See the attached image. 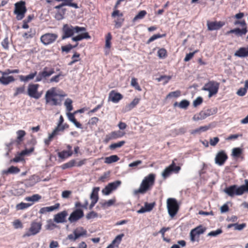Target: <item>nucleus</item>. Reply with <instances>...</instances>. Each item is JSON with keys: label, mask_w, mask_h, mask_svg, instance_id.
Returning <instances> with one entry per match:
<instances>
[{"label": "nucleus", "mask_w": 248, "mask_h": 248, "mask_svg": "<svg viewBox=\"0 0 248 248\" xmlns=\"http://www.w3.org/2000/svg\"><path fill=\"white\" fill-rule=\"evenodd\" d=\"M155 175L154 173H150L145 176L142 180L140 187L134 190L135 194H144L150 191L155 185Z\"/></svg>", "instance_id": "f257e3e1"}, {"label": "nucleus", "mask_w": 248, "mask_h": 248, "mask_svg": "<svg viewBox=\"0 0 248 248\" xmlns=\"http://www.w3.org/2000/svg\"><path fill=\"white\" fill-rule=\"evenodd\" d=\"M86 31V28L78 26H73L71 24H64L62 28V39L65 40L74 35L75 33Z\"/></svg>", "instance_id": "f03ea898"}, {"label": "nucleus", "mask_w": 248, "mask_h": 248, "mask_svg": "<svg viewBox=\"0 0 248 248\" xmlns=\"http://www.w3.org/2000/svg\"><path fill=\"white\" fill-rule=\"evenodd\" d=\"M58 96H60L56 91V88H51L47 90L45 94V99L46 104L51 106H57L61 104V98H58Z\"/></svg>", "instance_id": "7ed1b4c3"}, {"label": "nucleus", "mask_w": 248, "mask_h": 248, "mask_svg": "<svg viewBox=\"0 0 248 248\" xmlns=\"http://www.w3.org/2000/svg\"><path fill=\"white\" fill-rule=\"evenodd\" d=\"M167 207L169 215L173 217L177 214L180 206L176 199L169 198L167 200Z\"/></svg>", "instance_id": "20e7f679"}, {"label": "nucleus", "mask_w": 248, "mask_h": 248, "mask_svg": "<svg viewBox=\"0 0 248 248\" xmlns=\"http://www.w3.org/2000/svg\"><path fill=\"white\" fill-rule=\"evenodd\" d=\"M15 5L14 14L16 15V18L18 20H20L24 17L25 14L27 12L25 2L23 1H20L16 2Z\"/></svg>", "instance_id": "39448f33"}, {"label": "nucleus", "mask_w": 248, "mask_h": 248, "mask_svg": "<svg viewBox=\"0 0 248 248\" xmlns=\"http://www.w3.org/2000/svg\"><path fill=\"white\" fill-rule=\"evenodd\" d=\"M38 84L30 83L27 88V94L31 98L35 99H39L42 95V92H39V87Z\"/></svg>", "instance_id": "423d86ee"}, {"label": "nucleus", "mask_w": 248, "mask_h": 248, "mask_svg": "<svg viewBox=\"0 0 248 248\" xmlns=\"http://www.w3.org/2000/svg\"><path fill=\"white\" fill-rule=\"evenodd\" d=\"M42 224L40 222L33 221L31 224L30 227L27 230L23 235L24 237H29L39 233L41 230Z\"/></svg>", "instance_id": "0eeeda50"}, {"label": "nucleus", "mask_w": 248, "mask_h": 248, "mask_svg": "<svg viewBox=\"0 0 248 248\" xmlns=\"http://www.w3.org/2000/svg\"><path fill=\"white\" fill-rule=\"evenodd\" d=\"M87 234V231L83 227H77L73 231L72 234L67 236V239L71 241L75 242L80 237L86 236Z\"/></svg>", "instance_id": "6e6552de"}, {"label": "nucleus", "mask_w": 248, "mask_h": 248, "mask_svg": "<svg viewBox=\"0 0 248 248\" xmlns=\"http://www.w3.org/2000/svg\"><path fill=\"white\" fill-rule=\"evenodd\" d=\"M219 83L214 81H210L205 84L202 90L208 91V96L211 97L217 93Z\"/></svg>", "instance_id": "1a4fd4ad"}, {"label": "nucleus", "mask_w": 248, "mask_h": 248, "mask_svg": "<svg viewBox=\"0 0 248 248\" xmlns=\"http://www.w3.org/2000/svg\"><path fill=\"white\" fill-rule=\"evenodd\" d=\"M176 159H174L171 164L167 167L162 172V175L164 178L168 177L172 172L177 173L181 170L180 166H176L175 161Z\"/></svg>", "instance_id": "9d476101"}, {"label": "nucleus", "mask_w": 248, "mask_h": 248, "mask_svg": "<svg viewBox=\"0 0 248 248\" xmlns=\"http://www.w3.org/2000/svg\"><path fill=\"white\" fill-rule=\"evenodd\" d=\"M58 35L56 33H46L41 36V42L47 46L54 43L57 39Z\"/></svg>", "instance_id": "9b49d317"}, {"label": "nucleus", "mask_w": 248, "mask_h": 248, "mask_svg": "<svg viewBox=\"0 0 248 248\" xmlns=\"http://www.w3.org/2000/svg\"><path fill=\"white\" fill-rule=\"evenodd\" d=\"M54 72H55L54 68H49L47 67H45L44 68L43 70L42 71L40 72L37 75L35 78V81H41L43 79H45L46 78L51 76L52 74L54 73Z\"/></svg>", "instance_id": "f8f14e48"}, {"label": "nucleus", "mask_w": 248, "mask_h": 248, "mask_svg": "<svg viewBox=\"0 0 248 248\" xmlns=\"http://www.w3.org/2000/svg\"><path fill=\"white\" fill-rule=\"evenodd\" d=\"M84 216V212L81 209H77L75 210L70 215L68 220L71 222H75Z\"/></svg>", "instance_id": "ddd939ff"}, {"label": "nucleus", "mask_w": 248, "mask_h": 248, "mask_svg": "<svg viewBox=\"0 0 248 248\" xmlns=\"http://www.w3.org/2000/svg\"><path fill=\"white\" fill-rule=\"evenodd\" d=\"M205 230V228L203 227L202 225H199L192 229L190 233V240L193 242H195L196 241V236L203 233Z\"/></svg>", "instance_id": "4468645a"}, {"label": "nucleus", "mask_w": 248, "mask_h": 248, "mask_svg": "<svg viewBox=\"0 0 248 248\" xmlns=\"http://www.w3.org/2000/svg\"><path fill=\"white\" fill-rule=\"evenodd\" d=\"M99 190V188L98 187H94L93 189L92 193L90 195V199L91 200V203L89 206V209L90 210H92L94 206L96 203L98 201V191Z\"/></svg>", "instance_id": "2eb2a0df"}, {"label": "nucleus", "mask_w": 248, "mask_h": 248, "mask_svg": "<svg viewBox=\"0 0 248 248\" xmlns=\"http://www.w3.org/2000/svg\"><path fill=\"white\" fill-rule=\"evenodd\" d=\"M228 157L225 152L221 150L217 153L215 157V162L219 166L223 165Z\"/></svg>", "instance_id": "dca6fc26"}, {"label": "nucleus", "mask_w": 248, "mask_h": 248, "mask_svg": "<svg viewBox=\"0 0 248 248\" xmlns=\"http://www.w3.org/2000/svg\"><path fill=\"white\" fill-rule=\"evenodd\" d=\"M225 25L222 21H207V26L209 31L217 30Z\"/></svg>", "instance_id": "f3484780"}, {"label": "nucleus", "mask_w": 248, "mask_h": 248, "mask_svg": "<svg viewBox=\"0 0 248 248\" xmlns=\"http://www.w3.org/2000/svg\"><path fill=\"white\" fill-rule=\"evenodd\" d=\"M239 187H237L236 185L226 187L224 189V192L229 196L233 197L234 195H241L243 194H239L238 192Z\"/></svg>", "instance_id": "a211bd4d"}, {"label": "nucleus", "mask_w": 248, "mask_h": 248, "mask_svg": "<svg viewBox=\"0 0 248 248\" xmlns=\"http://www.w3.org/2000/svg\"><path fill=\"white\" fill-rule=\"evenodd\" d=\"M123 98V96L120 93L116 92L114 90L110 91L109 93L108 99L112 102L118 103Z\"/></svg>", "instance_id": "6ab92c4d"}, {"label": "nucleus", "mask_w": 248, "mask_h": 248, "mask_svg": "<svg viewBox=\"0 0 248 248\" xmlns=\"http://www.w3.org/2000/svg\"><path fill=\"white\" fill-rule=\"evenodd\" d=\"M68 215L66 210L60 212L54 216V220L56 223H63L66 221L65 218Z\"/></svg>", "instance_id": "aec40b11"}, {"label": "nucleus", "mask_w": 248, "mask_h": 248, "mask_svg": "<svg viewBox=\"0 0 248 248\" xmlns=\"http://www.w3.org/2000/svg\"><path fill=\"white\" fill-rule=\"evenodd\" d=\"M124 135V133H122V132L120 131H113L111 132L109 134L107 135L106 136V138L104 140V142L106 143L108 142L110 140L113 139H116L117 138L122 137Z\"/></svg>", "instance_id": "412c9836"}, {"label": "nucleus", "mask_w": 248, "mask_h": 248, "mask_svg": "<svg viewBox=\"0 0 248 248\" xmlns=\"http://www.w3.org/2000/svg\"><path fill=\"white\" fill-rule=\"evenodd\" d=\"M140 99L135 98L129 104L126 105L124 108V112H128L134 108L140 102Z\"/></svg>", "instance_id": "4be33fe9"}, {"label": "nucleus", "mask_w": 248, "mask_h": 248, "mask_svg": "<svg viewBox=\"0 0 248 248\" xmlns=\"http://www.w3.org/2000/svg\"><path fill=\"white\" fill-rule=\"evenodd\" d=\"M248 31L247 29L245 28H242L241 29L239 28H235L234 29L231 30L230 31H227L226 32V34H229L230 33H235V35L239 36H242L244 35H245Z\"/></svg>", "instance_id": "5701e85b"}, {"label": "nucleus", "mask_w": 248, "mask_h": 248, "mask_svg": "<svg viewBox=\"0 0 248 248\" xmlns=\"http://www.w3.org/2000/svg\"><path fill=\"white\" fill-rule=\"evenodd\" d=\"M234 55L239 57H245L248 56V46L242 47L239 48L234 53Z\"/></svg>", "instance_id": "b1692460"}, {"label": "nucleus", "mask_w": 248, "mask_h": 248, "mask_svg": "<svg viewBox=\"0 0 248 248\" xmlns=\"http://www.w3.org/2000/svg\"><path fill=\"white\" fill-rule=\"evenodd\" d=\"M15 80V79L12 76L6 77L2 75V77H0V83L4 85H7Z\"/></svg>", "instance_id": "393cba45"}, {"label": "nucleus", "mask_w": 248, "mask_h": 248, "mask_svg": "<svg viewBox=\"0 0 248 248\" xmlns=\"http://www.w3.org/2000/svg\"><path fill=\"white\" fill-rule=\"evenodd\" d=\"M75 113L68 112L67 113V116L68 119L72 122L75 126L78 128H82V124L78 122L75 117Z\"/></svg>", "instance_id": "a878e982"}, {"label": "nucleus", "mask_w": 248, "mask_h": 248, "mask_svg": "<svg viewBox=\"0 0 248 248\" xmlns=\"http://www.w3.org/2000/svg\"><path fill=\"white\" fill-rule=\"evenodd\" d=\"M91 36L89 34L88 32H85L82 33L80 34H78L76 36L73 37L72 38V40L73 41L78 42L79 41H81L84 39H90Z\"/></svg>", "instance_id": "bb28decb"}, {"label": "nucleus", "mask_w": 248, "mask_h": 248, "mask_svg": "<svg viewBox=\"0 0 248 248\" xmlns=\"http://www.w3.org/2000/svg\"><path fill=\"white\" fill-rule=\"evenodd\" d=\"M20 171V170L18 167L12 166L7 170H3L2 171V174L5 175L9 174H16L19 172Z\"/></svg>", "instance_id": "cd10ccee"}, {"label": "nucleus", "mask_w": 248, "mask_h": 248, "mask_svg": "<svg viewBox=\"0 0 248 248\" xmlns=\"http://www.w3.org/2000/svg\"><path fill=\"white\" fill-rule=\"evenodd\" d=\"M37 75V71L31 73L27 76L20 75L19 78L21 81L27 82L33 79Z\"/></svg>", "instance_id": "c85d7f7f"}, {"label": "nucleus", "mask_w": 248, "mask_h": 248, "mask_svg": "<svg viewBox=\"0 0 248 248\" xmlns=\"http://www.w3.org/2000/svg\"><path fill=\"white\" fill-rule=\"evenodd\" d=\"M207 116L206 115V113L204 111V110L203 109L202 111H201L199 113L195 114L194 116L193 117V120L194 121H199V120H202L207 118Z\"/></svg>", "instance_id": "c756f323"}, {"label": "nucleus", "mask_w": 248, "mask_h": 248, "mask_svg": "<svg viewBox=\"0 0 248 248\" xmlns=\"http://www.w3.org/2000/svg\"><path fill=\"white\" fill-rule=\"evenodd\" d=\"M26 132L23 130H19L16 132L17 138L16 142L20 144L23 140V138L26 135Z\"/></svg>", "instance_id": "7c9ffc66"}, {"label": "nucleus", "mask_w": 248, "mask_h": 248, "mask_svg": "<svg viewBox=\"0 0 248 248\" xmlns=\"http://www.w3.org/2000/svg\"><path fill=\"white\" fill-rule=\"evenodd\" d=\"M119 157L117 155H112L105 158L104 162L106 164H111L116 162L119 160Z\"/></svg>", "instance_id": "2f4dec72"}, {"label": "nucleus", "mask_w": 248, "mask_h": 248, "mask_svg": "<svg viewBox=\"0 0 248 248\" xmlns=\"http://www.w3.org/2000/svg\"><path fill=\"white\" fill-rule=\"evenodd\" d=\"M69 125L67 123L62 124L59 127L58 125L56 126V127L53 131L57 135L59 134V132L60 131H63L65 129L68 128Z\"/></svg>", "instance_id": "473e14b6"}, {"label": "nucleus", "mask_w": 248, "mask_h": 248, "mask_svg": "<svg viewBox=\"0 0 248 248\" xmlns=\"http://www.w3.org/2000/svg\"><path fill=\"white\" fill-rule=\"evenodd\" d=\"M31 147L29 149L26 148L25 150L22 151L21 155H24L25 156L26 155H29L30 154L32 153L34 151V146L35 144V141L34 140L31 141Z\"/></svg>", "instance_id": "72a5a7b5"}, {"label": "nucleus", "mask_w": 248, "mask_h": 248, "mask_svg": "<svg viewBox=\"0 0 248 248\" xmlns=\"http://www.w3.org/2000/svg\"><path fill=\"white\" fill-rule=\"evenodd\" d=\"M31 147L29 149L26 148L25 150L22 151L21 155H24L25 156L26 155H29L30 154L32 153L34 151V146L35 144V141L34 140L31 141Z\"/></svg>", "instance_id": "f704fd0d"}, {"label": "nucleus", "mask_w": 248, "mask_h": 248, "mask_svg": "<svg viewBox=\"0 0 248 248\" xmlns=\"http://www.w3.org/2000/svg\"><path fill=\"white\" fill-rule=\"evenodd\" d=\"M42 198L41 196L38 194H34L30 197H27L25 200L28 202H36L39 201Z\"/></svg>", "instance_id": "c9c22d12"}, {"label": "nucleus", "mask_w": 248, "mask_h": 248, "mask_svg": "<svg viewBox=\"0 0 248 248\" xmlns=\"http://www.w3.org/2000/svg\"><path fill=\"white\" fill-rule=\"evenodd\" d=\"M73 154L72 151H62L58 153V156L61 158H65L71 156Z\"/></svg>", "instance_id": "e433bc0d"}, {"label": "nucleus", "mask_w": 248, "mask_h": 248, "mask_svg": "<svg viewBox=\"0 0 248 248\" xmlns=\"http://www.w3.org/2000/svg\"><path fill=\"white\" fill-rule=\"evenodd\" d=\"M71 59L72 61L70 62H69V65H72L73 64L75 63L78 62H79L80 60V54L77 52H75L73 55L72 56Z\"/></svg>", "instance_id": "4c0bfd02"}, {"label": "nucleus", "mask_w": 248, "mask_h": 248, "mask_svg": "<svg viewBox=\"0 0 248 248\" xmlns=\"http://www.w3.org/2000/svg\"><path fill=\"white\" fill-rule=\"evenodd\" d=\"M203 110H204L207 117L216 114L217 112V108H204Z\"/></svg>", "instance_id": "58836bf2"}, {"label": "nucleus", "mask_w": 248, "mask_h": 248, "mask_svg": "<svg viewBox=\"0 0 248 248\" xmlns=\"http://www.w3.org/2000/svg\"><path fill=\"white\" fill-rule=\"evenodd\" d=\"M157 56L160 59H165L168 56L167 51L164 48H159L157 51Z\"/></svg>", "instance_id": "ea45409f"}, {"label": "nucleus", "mask_w": 248, "mask_h": 248, "mask_svg": "<svg viewBox=\"0 0 248 248\" xmlns=\"http://www.w3.org/2000/svg\"><path fill=\"white\" fill-rule=\"evenodd\" d=\"M32 204V203H24V202H21V203H18L16 205V210H24V209L28 208L29 207L31 206Z\"/></svg>", "instance_id": "a19ab883"}, {"label": "nucleus", "mask_w": 248, "mask_h": 248, "mask_svg": "<svg viewBox=\"0 0 248 248\" xmlns=\"http://www.w3.org/2000/svg\"><path fill=\"white\" fill-rule=\"evenodd\" d=\"M35 35V31L32 29H31L30 30V31H28V32H24L23 34H22V37L25 38V39H29V38H33Z\"/></svg>", "instance_id": "79ce46f5"}, {"label": "nucleus", "mask_w": 248, "mask_h": 248, "mask_svg": "<svg viewBox=\"0 0 248 248\" xmlns=\"http://www.w3.org/2000/svg\"><path fill=\"white\" fill-rule=\"evenodd\" d=\"M25 93V86L22 85L20 87H17L15 89V93H14V96H16L20 94L24 93Z\"/></svg>", "instance_id": "37998d69"}, {"label": "nucleus", "mask_w": 248, "mask_h": 248, "mask_svg": "<svg viewBox=\"0 0 248 248\" xmlns=\"http://www.w3.org/2000/svg\"><path fill=\"white\" fill-rule=\"evenodd\" d=\"M181 94V92L179 90H177L174 92H170L167 96L166 99L171 98H177Z\"/></svg>", "instance_id": "c03bdc74"}, {"label": "nucleus", "mask_w": 248, "mask_h": 248, "mask_svg": "<svg viewBox=\"0 0 248 248\" xmlns=\"http://www.w3.org/2000/svg\"><path fill=\"white\" fill-rule=\"evenodd\" d=\"M20 72L19 70L18 69H15L13 70H11L10 69H7L5 70L4 71H2L0 70V73L1 74L2 76H6L10 74H14V73H19Z\"/></svg>", "instance_id": "a18cd8bd"}, {"label": "nucleus", "mask_w": 248, "mask_h": 248, "mask_svg": "<svg viewBox=\"0 0 248 248\" xmlns=\"http://www.w3.org/2000/svg\"><path fill=\"white\" fill-rule=\"evenodd\" d=\"M165 36H166V34H160L158 33V34H154V35H153L152 37H151L148 40V41L146 42V44H149L152 42L154 41V40H156L157 39L160 38H162V37H165Z\"/></svg>", "instance_id": "49530a36"}, {"label": "nucleus", "mask_w": 248, "mask_h": 248, "mask_svg": "<svg viewBox=\"0 0 248 248\" xmlns=\"http://www.w3.org/2000/svg\"><path fill=\"white\" fill-rule=\"evenodd\" d=\"M78 45V43H77L75 45L73 46L71 44H68L66 46H62L61 48L63 52H66V53L69 52L72 48H75Z\"/></svg>", "instance_id": "de8ad7c7"}, {"label": "nucleus", "mask_w": 248, "mask_h": 248, "mask_svg": "<svg viewBox=\"0 0 248 248\" xmlns=\"http://www.w3.org/2000/svg\"><path fill=\"white\" fill-rule=\"evenodd\" d=\"M64 14H65V10L64 9L59 10L55 14V18H56V19H57L58 20H62L64 18Z\"/></svg>", "instance_id": "09e8293b"}, {"label": "nucleus", "mask_w": 248, "mask_h": 248, "mask_svg": "<svg viewBox=\"0 0 248 248\" xmlns=\"http://www.w3.org/2000/svg\"><path fill=\"white\" fill-rule=\"evenodd\" d=\"M147 14V12L145 10L140 11L133 19V21L135 22L138 19H142Z\"/></svg>", "instance_id": "8fccbe9b"}, {"label": "nucleus", "mask_w": 248, "mask_h": 248, "mask_svg": "<svg viewBox=\"0 0 248 248\" xmlns=\"http://www.w3.org/2000/svg\"><path fill=\"white\" fill-rule=\"evenodd\" d=\"M245 185H242L239 186L238 192L239 194H243L245 192L248 191V180H245Z\"/></svg>", "instance_id": "3c124183"}, {"label": "nucleus", "mask_w": 248, "mask_h": 248, "mask_svg": "<svg viewBox=\"0 0 248 248\" xmlns=\"http://www.w3.org/2000/svg\"><path fill=\"white\" fill-rule=\"evenodd\" d=\"M131 85L135 88V89L139 91H141V88L139 85L137 79L135 78H132L131 81Z\"/></svg>", "instance_id": "603ef678"}, {"label": "nucleus", "mask_w": 248, "mask_h": 248, "mask_svg": "<svg viewBox=\"0 0 248 248\" xmlns=\"http://www.w3.org/2000/svg\"><path fill=\"white\" fill-rule=\"evenodd\" d=\"M125 143V141H120L117 143H114L109 145V148L111 150H114L117 148H120L122 146H123Z\"/></svg>", "instance_id": "864d4df0"}, {"label": "nucleus", "mask_w": 248, "mask_h": 248, "mask_svg": "<svg viewBox=\"0 0 248 248\" xmlns=\"http://www.w3.org/2000/svg\"><path fill=\"white\" fill-rule=\"evenodd\" d=\"M112 39V35L110 32H108L106 36V44L105 46L108 48L111 47V40Z\"/></svg>", "instance_id": "5fc2aeb1"}, {"label": "nucleus", "mask_w": 248, "mask_h": 248, "mask_svg": "<svg viewBox=\"0 0 248 248\" xmlns=\"http://www.w3.org/2000/svg\"><path fill=\"white\" fill-rule=\"evenodd\" d=\"M72 102V100L69 98H67L64 102V105L68 111H70L73 109Z\"/></svg>", "instance_id": "6e6d98bb"}, {"label": "nucleus", "mask_w": 248, "mask_h": 248, "mask_svg": "<svg viewBox=\"0 0 248 248\" xmlns=\"http://www.w3.org/2000/svg\"><path fill=\"white\" fill-rule=\"evenodd\" d=\"M62 3V5L64 6H69L75 8H77L78 5L76 3H73V0H63Z\"/></svg>", "instance_id": "4d7b16f0"}, {"label": "nucleus", "mask_w": 248, "mask_h": 248, "mask_svg": "<svg viewBox=\"0 0 248 248\" xmlns=\"http://www.w3.org/2000/svg\"><path fill=\"white\" fill-rule=\"evenodd\" d=\"M76 166V160L74 159L71 160L66 163L62 165V169H65L69 168Z\"/></svg>", "instance_id": "13d9d810"}, {"label": "nucleus", "mask_w": 248, "mask_h": 248, "mask_svg": "<svg viewBox=\"0 0 248 248\" xmlns=\"http://www.w3.org/2000/svg\"><path fill=\"white\" fill-rule=\"evenodd\" d=\"M121 184L120 181H116L108 184L111 191L116 189Z\"/></svg>", "instance_id": "bf43d9fd"}, {"label": "nucleus", "mask_w": 248, "mask_h": 248, "mask_svg": "<svg viewBox=\"0 0 248 248\" xmlns=\"http://www.w3.org/2000/svg\"><path fill=\"white\" fill-rule=\"evenodd\" d=\"M210 128V125H205L200 127L198 128L195 129L192 133H200L201 132H204L208 130Z\"/></svg>", "instance_id": "052dcab7"}, {"label": "nucleus", "mask_w": 248, "mask_h": 248, "mask_svg": "<svg viewBox=\"0 0 248 248\" xmlns=\"http://www.w3.org/2000/svg\"><path fill=\"white\" fill-rule=\"evenodd\" d=\"M98 217V214L93 211L89 212L87 214V215L86 216V218L88 220L93 219V218H96Z\"/></svg>", "instance_id": "680f3d73"}, {"label": "nucleus", "mask_w": 248, "mask_h": 248, "mask_svg": "<svg viewBox=\"0 0 248 248\" xmlns=\"http://www.w3.org/2000/svg\"><path fill=\"white\" fill-rule=\"evenodd\" d=\"M57 135L53 131L49 134L48 137L47 139L45 140V143L46 145L48 146L50 144V142L52 140L53 138Z\"/></svg>", "instance_id": "e2e57ef3"}, {"label": "nucleus", "mask_w": 248, "mask_h": 248, "mask_svg": "<svg viewBox=\"0 0 248 248\" xmlns=\"http://www.w3.org/2000/svg\"><path fill=\"white\" fill-rule=\"evenodd\" d=\"M13 225L15 229H22L23 227V225L21 221L19 219H16L13 222Z\"/></svg>", "instance_id": "0e129e2a"}, {"label": "nucleus", "mask_w": 248, "mask_h": 248, "mask_svg": "<svg viewBox=\"0 0 248 248\" xmlns=\"http://www.w3.org/2000/svg\"><path fill=\"white\" fill-rule=\"evenodd\" d=\"M124 236V234L122 233L117 235L115 238L113 240L111 244L114 246L116 243L119 245L122 241V238Z\"/></svg>", "instance_id": "69168bd1"}, {"label": "nucleus", "mask_w": 248, "mask_h": 248, "mask_svg": "<svg viewBox=\"0 0 248 248\" xmlns=\"http://www.w3.org/2000/svg\"><path fill=\"white\" fill-rule=\"evenodd\" d=\"M189 105V102L186 100H182L179 104V107L181 108H186Z\"/></svg>", "instance_id": "338daca9"}, {"label": "nucleus", "mask_w": 248, "mask_h": 248, "mask_svg": "<svg viewBox=\"0 0 248 248\" xmlns=\"http://www.w3.org/2000/svg\"><path fill=\"white\" fill-rule=\"evenodd\" d=\"M242 154V150L239 148H235L232 150V155L238 157Z\"/></svg>", "instance_id": "774afa93"}]
</instances>
